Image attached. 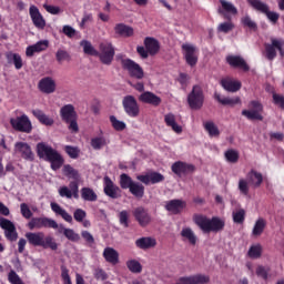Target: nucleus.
I'll return each mask as SVG.
<instances>
[{"instance_id": "f257e3e1", "label": "nucleus", "mask_w": 284, "mask_h": 284, "mask_svg": "<svg viewBox=\"0 0 284 284\" xmlns=\"http://www.w3.org/2000/svg\"><path fill=\"white\" fill-rule=\"evenodd\" d=\"M26 239L21 237L18 242V252L23 254L26 252V245H31V247H41L42 250H51V252H57L59 250V243L52 237V235H45L43 232H27L24 234Z\"/></svg>"}, {"instance_id": "6ab92c4d", "label": "nucleus", "mask_w": 284, "mask_h": 284, "mask_svg": "<svg viewBox=\"0 0 284 284\" xmlns=\"http://www.w3.org/2000/svg\"><path fill=\"white\" fill-rule=\"evenodd\" d=\"M0 227L4 230V236L7 241H10L11 243H14L17 239H19V233L17 232V226H14V223L12 221L0 217Z\"/></svg>"}, {"instance_id": "09e8293b", "label": "nucleus", "mask_w": 284, "mask_h": 284, "mask_svg": "<svg viewBox=\"0 0 284 284\" xmlns=\"http://www.w3.org/2000/svg\"><path fill=\"white\" fill-rule=\"evenodd\" d=\"M181 237L187 239V241L191 245H196V235L194 234V231H192V229H190V227L182 229Z\"/></svg>"}, {"instance_id": "a19ab883", "label": "nucleus", "mask_w": 284, "mask_h": 284, "mask_svg": "<svg viewBox=\"0 0 284 284\" xmlns=\"http://www.w3.org/2000/svg\"><path fill=\"white\" fill-rule=\"evenodd\" d=\"M222 8L219 9V14H239V10L232 2H227L226 0H220Z\"/></svg>"}, {"instance_id": "c756f323", "label": "nucleus", "mask_w": 284, "mask_h": 284, "mask_svg": "<svg viewBox=\"0 0 284 284\" xmlns=\"http://www.w3.org/2000/svg\"><path fill=\"white\" fill-rule=\"evenodd\" d=\"M114 32L115 34H118V37H123L124 39H130V37H134V28L125 23L115 24Z\"/></svg>"}, {"instance_id": "e433bc0d", "label": "nucleus", "mask_w": 284, "mask_h": 284, "mask_svg": "<svg viewBox=\"0 0 284 284\" xmlns=\"http://www.w3.org/2000/svg\"><path fill=\"white\" fill-rule=\"evenodd\" d=\"M221 85L226 90V92H239L242 88L241 81H234L231 79H222Z\"/></svg>"}, {"instance_id": "ea45409f", "label": "nucleus", "mask_w": 284, "mask_h": 284, "mask_svg": "<svg viewBox=\"0 0 284 284\" xmlns=\"http://www.w3.org/2000/svg\"><path fill=\"white\" fill-rule=\"evenodd\" d=\"M59 233L64 234L65 239H68V241H71L72 243H79V241H81V235H79L72 229H65L63 226H60Z\"/></svg>"}, {"instance_id": "79ce46f5", "label": "nucleus", "mask_w": 284, "mask_h": 284, "mask_svg": "<svg viewBox=\"0 0 284 284\" xmlns=\"http://www.w3.org/2000/svg\"><path fill=\"white\" fill-rule=\"evenodd\" d=\"M214 99L221 105H237V103H241V98H225L221 97L220 93H214Z\"/></svg>"}, {"instance_id": "39448f33", "label": "nucleus", "mask_w": 284, "mask_h": 284, "mask_svg": "<svg viewBox=\"0 0 284 284\" xmlns=\"http://www.w3.org/2000/svg\"><path fill=\"white\" fill-rule=\"evenodd\" d=\"M60 116L63 123L68 125V130L72 132V134H77L79 132V115L74 110V105L65 104L60 109Z\"/></svg>"}, {"instance_id": "1a4fd4ad", "label": "nucleus", "mask_w": 284, "mask_h": 284, "mask_svg": "<svg viewBox=\"0 0 284 284\" xmlns=\"http://www.w3.org/2000/svg\"><path fill=\"white\" fill-rule=\"evenodd\" d=\"M99 50L97 57L101 61L103 65H112V61H114V54L116 51L114 49V44L112 42H101L99 44Z\"/></svg>"}, {"instance_id": "c03bdc74", "label": "nucleus", "mask_w": 284, "mask_h": 284, "mask_svg": "<svg viewBox=\"0 0 284 284\" xmlns=\"http://www.w3.org/2000/svg\"><path fill=\"white\" fill-rule=\"evenodd\" d=\"M81 199H83V201H89L91 203H94V201H98L99 195H97L94 190L88 186H84L81 189Z\"/></svg>"}, {"instance_id": "864d4df0", "label": "nucleus", "mask_w": 284, "mask_h": 284, "mask_svg": "<svg viewBox=\"0 0 284 284\" xmlns=\"http://www.w3.org/2000/svg\"><path fill=\"white\" fill-rule=\"evenodd\" d=\"M262 254L263 247L261 246V244L252 245L247 252L250 258H261Z\"/></svg>"}, {"instance_id": "4c0bfd02", "label": "nucleus", "mask_w": 284, "mask_h": 284, "mask_svg": "<svg viewBox=\"0 0 284 284\" xmlns=\"http://www.w3.org/2000/svg\"><path fill=\"white\" fill-rule=\"evenodd\" d=\"M265 227H267V221L263 217L257 219L252 230V236H261L265 232Z\"/></svg>"}, {"instance_id": "13d9d810", "label": "nucleus", "mask_w": 284, "mask_h": 284, "mask_svg": "<svg viewBox=\"0 0 284 284\" xmlns=\"http://www.w3.org/2000/svg\"><path fill=\"white\" fill-rule=\"evenodd\" d=\"M93 276L95 281H108V278H110L108 273L101 267H97L93 270Z\"/></svg>"}, {"instance_id": "a878e982", "label": "nucleus", "mask_w": 284, "mask_h": 284, "mask_svg": "<svg viewBox=\"0 0 284 284\" xmlns=\"http://www.w3.org/2000/svg\"><path fill=\"white\" fill-rule=\"evenodd\" d=\"M165 211L171 212V214H181L185 207H187V203L183 200H171L165 202Z\"/></svg>"}, {"instance_id": "2eb2a0df", "label": "nucleus", "mask_w": 284, "mask_h": 284, "mask_svg": "<svg viewBox=\"0 0 284 284\" xmlns=\"http://www.w3.org/2000/svg\"><path fill=\"white\" fill-rule=\"evenodd\" d=\"M29 230H43V227H50L52 230H58L59 224L57 221L50 217H32L28 223Z\"/></svg>"}, {"instance_id": "9b49d317", "label": "nucleus", "mask_w": 284, "mask_h": 284, "mask_svg": "<svg viewBox=\"0 0 284 284\" xmlns=\"http://www.w3.org/2000/svg\"><path fill=\"white\" fill-rule=\"evenodd\" d=\"M247 3L251 8H254L257 12H262L265 14L271 23H278V19H281V14L274 11H270V6L261 0H247Z\"/></svg>"}, {"instance_id": "f3484780", "label": "nucleus", "mask_w": 284, "mask_h": 284, "mask_svg": "<svg viewBox=\"0 0 284 284\" xmlns=\"http://www.w3.org/2000/svg\"><path fill=\"white\" fill-rule=\"evenodd\" d=\"M183 58L190 68H194L199 63V54L196 53V47L190 43L182 44Z\"/></svg>"}, {"instance_id": "a211bd4d", "label": "nucleus", "mask_w": 284, "mask_h": 284, "mask_svg": "<svg viewBox=\"0 0 284 284\" xmlns=\"http://www.w3.org/2000/svg\"><path fill=\"white\" fill-rule=\"evenodd\" d=\"M171 170L176 176H187V174H194L196 166L183 161H176L172 164Z\"/></svg>"}, {"instance_id": "7c9ffc66", "label": "nucleus", "mask_w": 284, "mask_h": 284, "mask_svg": "<svg viewBox=\"0 0 284 284\" xmlns=\"http://www.w3.org/2000/svg\"><path fill=\"white\" fill-rule=\"evenodd\" d=\"M103 258L111 265H119V251L108 246L102 253Z\"/></svg>"}, {"instance_id": "603ef678", "label": "nucleus", "mask_w": 284, "mask_h": 284, "mask_svg": "<svg viewBox=\"0 0 284 284\" xmlns=\"http://www.w3.org/2000/svg\"><path fill=\"white\" fill-rule=\"evenodd\" d=\"M105 145H108V141L103 136L91 139V148H93V150H102Z\"/></svg>"}, {"instance_id": "20e7f679", "label": "nucleus", "mask_w": 284, "mask_h": 284, "mask_svg": "<svg viewBox=\"0 0 284 284\" xmlns=\"http://www.w3.org/2000/svg\"><path fill=\"white\" fill-rule=\"evenodd\" d=\"M119 183L121 190H129L130 194L135 199H143L145 196V185L132 180V176L129 174L122 173Z\"/></svg>"}, {"instance_id": "8fccbe9b", "label": "nucleus", "mask_w": 284, "mask_h": 284, "mask_svg": "<svg viewBox=\"0 0 284 284\" xmlns=\"http://www.w3.org/2000/svg\"><path fill=\"white\" fill-rule=\"evenodd\" d=\"M109 119H110V123H111L113 130H115V132H123V130H125V128H128V124H125V122L120 121L114 115H111Z\"/></svg>"}, {"instance_id": "5701e85b", "label": "nucleus", "mask_w": 284, "mask_h": 284, "mask_svg": "<svg viewBox=\"0 0 284 284\" xmlns=\"http://www.w3.org/2000/svg\"><path fill=\"white\" fill-rule=\"evenodd\" d=\"M29 16L31 18L33 26L38 30H45V18H43V14H41V11H39V8L37 6H30Z\"/></svg>"}, {"instance_id": "ddd939ff", "label": "nucleus", "mask_w": 284, "mask_h": 284, "mask_svg": "<svg viewBox=\"0 0 284 284\" xmlns=\"http://www.w3.org/2000/svg\"><path fill=\"white\" fill-rule=\"evenodd\" d=\"M251 110H243L242 116H245L248 121H263V103L258 100H252L248 103Z\"/></svg>"}, {"instance_id": "cd10ccee", "label": "nucleus", "mask_w": 284, "mask_h": 284, "mask_svg": "<svg viewBox=\"0 0 284 284\" xmlns=\"http://www.w3.org/2000/svg\"><path fill=\"white\" fill-rule=\"evenodd\" d=\"M139 101L141 103H146L148 105H153V108H159V105L162 103L161 97L154 94L151 91L142 92L139 95Z\"/></svg>"}, {"instance_id": "7ed1b4c3", "label": "nucleus", "mask_w": 284, "mask_h": 284, "mask_svg": "<svg viewBox=\"0 0 284 284\" xmlns=\"http://www.w3.org/2000/svg\"><path fill=\"white\" fill-rule=\"evenodd\" d=\"M193 221L197 227L204 233L210 234L217 232H223L225 230V221L221 220L219 216L207 217V215L196 214L193 216Z\"/></svg>"}, {"instance_id": "58836bf2", "label": "nucleus", "mask_w": 284, "mask_h": 284, "mask_svg": "<svg viewBox=\"0 0 284 284\" xmlns=\"http://www.w3.org/2000/svg\"><path fill=\"white\" fill-rule=\"evenodd\" d=\"M32 114L40 121V123H42V125H54V119L48 116L43 111L36 109L32 111Z\"/></svg>"}, {"instance_id": "6e6d98bb", "label": "nucleus", "mask_w": 284, "mask_h": 284, "mask_svg": "<svg viewBox=\"0 0 284 284\" xmlns=\"http://www.w3.org/2000/svg\"><path fill=\"white\" fill-rule=\"evenodd\" d=\"M224 156L229 163H239V152L234 149L227 150Z\"/></svg>"}, {"instance_id": "de8ad7c7", "label": "nucleus", "mask_w": 284, "mask_h": 284, "mask_svg": "<svg viewBox=\"0 0 284 284\" xmlns=\"http://www.w3.org/2000/svg\"><path fill=\"white\" fill-rule=\"evenodd\" d=\"M126 267L132 274H141V272H143V265L136 260H129L126 262Z\"/></svg>"}, {"instance_id": "412c9836", "label": "nucleus", "mask_w": 284, "mask_h": 284, "mask_svg": "<svg viewBox=\"0 0 284 284\" xmlns=\"http://www.w3.org/2000/svg\"><path fill=\"white\" fill-rule=\"evenodd\" d=\"M61 199H75L79 200V182L71 181L69 186H60L58 190Z\"/></svg>"}, {"instance_id": "aec40b11", "label": "nucleus", "mask_w": 284, "mask_h": 284, "mask_svg": "<svg viewBox=\"0 0 284 284\" xmlns=\"http://www.w3.org/2000/svg\"><path fill=\"white\" fill-rule=\"evenodd\" d=\"M103 192L105 196H109V199H121V187L114 184L112 179L108 175L103 178Z\"/></svg>"}, {"instance_id": "72a5a7b5", "label": "nucleus", "mask_w": 284, "mask_h": 284, "mask_svg": "<svg viewBox=\"0 0 284 284\" xmlns=\"http://www.w3.org/2000/svg\"><path fill=\"white\" fill-rule=\"evenodd\" d=\"M164 123L168 125V128H171L176 134H181V132H183V126L176 123V115H174V113L165 114Z\"/></svg>"}, {"instance_id": "774afa93", "label": "nucleus", "mask_w": 284, "mask_h": 284, "mask_svg": "<svg viewBox=\"0 0 284 284\" xmlns=\"http://www.w3.org/2000/svg\"><path fill=\"white\" fill-rule=\"evenodd\" d=\"M81 236L90 246L94 245V236L89 231H82Z\"/></svg>"}, {"instance_id": "4be33fe9", "label": "nucleus", "mask_w": 284, "mask_h": 284, "mask_svg": "<svg viewBox=\"0 0 284 284\" xmlns=\"http://www.w3.org/2000/svg\"><path fill=\"white\" fill-rule=\"evenodd\" d=\"M136 180L144 185H156V183H163V181H165V176L156 171H153L144 175H138Z\"/></svg>"}, {"instance_id": "e2e57ef3", "label": "nucleus", "mask_w": 284, "mask_h": 284, "mask_svg": "<svg viewBox=\"0 0 284 284\" xmlns=\"http://www.w3.org/2000/svg\"><path fill=\"white\" fill-rule=\"evenodd\" d=\"M234 223L242 224L245 223V210L240 209L237 212L233 213Z\"/></svg>"}, {"instance_id": "37998d69", "label": "nucleus", "mask_w": 284, "mask_h": 284, "mask_svg": "<svg viewBox=\"0 0 284 284\" xmlns=\"http://www.w3.org/2000/svg\"><path fill=\"white\" fill-rule=\"evenodd\" d=\"M62 172L67 179H72L73 181H77L79 183V179H81V175L79 174V171L72 168L70 164H65L62 169Z\"/></svg>"}, {"instance_id": "052dcab7", "label": "nucleus", "mask_w": 284, "mask_h": 284, "mask_svg": "<svg viewBox=\"0 0 284 284\" xmlns=\"http://www.w3.org/2000/svg\"><path fill=\"white\" fill-rule=\"evenodd\" d=\"M119 221L120 225H123V227H130V213H128V211H121L119 213Z\"/></svg>"}, {"instance_id": "473e14b6", "label": "nucleus", "mask_w": 284, "mask_h": 284, "mask_svg": "<svg viewBox=\"0 0 284 284\" xmlns=\"http://www.w3.org/2000/svg\"><path fill=\"white\" fill-rule=\"evenodd\" d=\"M7 63L9 65L14 64L16 70H21L23 68V59L19 53H14L12 51H9L6 53Z\"/></svg>"}, {"instance_id": "0eeeda50", "label": "nucleus", "mask_w": 284, "mask_h": 284, "mask_svg": "<svg viewBox=\"0 0 284 284\" xmlns=\"http://www.w3.org/2000/svg\"><path fill=\"white\" fill-rule=\"evenodd\" d=\"M116 61H120L122 69L129 72V75L132 79L141 80L143 79V77H145V72L143 71V68L141 67V64L134 62V60L130 58H125V55L123 54H118Z\"/></svg>"}, {"instance_id": "6e6552de", "label": "nucleus", "mask_w": 284, "mask_h": 284, "mask_svg": "<svg viewBox=\"0 0 284 284\" xmlns=\"http://www.w3.org/2000/svg\"><path fill=\"white\" fill-rule=\"evenodd\" d=\"M276 50L278 51L282 59L284 58V40L271 38V43L264 44V57L267 61H274L276 59Z\"/></svg>"}, {"instance_id": "a18cd8bd", "label": "nucleus", "mask_w": 284, "mask_h": 284, "mask_svg": "<svg viewBox=\"0 0 284 284\" xmlns=\"http://www.w3.org/2000/svg\"><path fill=\"white\" fill-rule=\"evenodd\" d=\"M204 130L209 133V136H220L221 131H219V126L212 121H206L203 123Z\"/></svg>"}, {"instance_id": "4468645a", "label": "nucleus", "mask_w": 284, "mask_h": 284, "mask_svg": "<svg viewBox=\"0 0 284 284\" xmlns=\"http://www.w3.org/2000/svg\"><path fill=\"white\" fill-rule=\"evenodd\" d=\"M122 108L126 115L131 119H136L139 114H141V106H139V102L134 95H126L122 100Z\"/></svg>"}, {"instance_id": "9d476101", "label": "nucleus", "mask_w": 284, "mask_h": 284, "mask_svg": "<svg viewBox=\"0 0 284 284\" xmlns=\"http://www.w3.org/2000/svg\"><path fill=\"white\" fill-rule=\"evenodd\" d=\"M187 103L191 110H201L203 103H205V94L203 93V88L195 84L192 88V91L187 95Z\"/></svg>"}, {"instance_id": "bf43d9fd", "label": "nucleus", "mask_w": 284, "mask_h": 284, "mask_svg": "<svg viewBox=\"0 0 284 284\" xmlns=\"http://www.w3.org/2000/svg\"><path fill=\"white\" fill-rule=\"evenodd\" d=\"M234 30V23L231 21L220 23L217 27V32H223L224 34H227L229 32H232Z\"/></svg>"}, {"instance_id": "49530a36", "label": "nucleus", "mask_w": 284, "mask_h": 284, "mask_svg": "<svg viewBox=\"0 0 284 284\" xmlns=\"http://www.w3.org/2000/svg\"><path fill=\"white\" fill-rule=\"evenodd\" d=\"M80 45L83 48L84 54H89V57H97V54H99V51L94 49L92 42L88 40H82Z\"/></svg>"}, {"instance_id": "2f4dec72", "label": "nucleus", "mask_w": 284, "mask_h": 284, "mask_svg": "<svg viewBox=\"0 0 284 284\" xmlns=\"http://www.w3.org/2000/svg\"><path fill=\"white\" fill-rule=\"evenodd\" d=\"M144 45L151 57L159 54V51L161 50V44L159 43V40L154 38H145Z\"/></svg>"}, {"instance_id": "338daca9", "label": "nucleus", "mask_w": 284, "mask_h": 284, "mask_svg": "<svg viewBox=\"0 0 284 284\" xmlns=\"http://www.w3.org/2000/svg\"><path fill=\"white\" fill-rule=\"evenodd\" d=\"M273 103L277 105L281 110H284V95L274 93L273 94Z\"/></svg>"}, {"instance_id": "0e129e2a", "label": "nucleus", "mask_w": 284, "mask_h": 284, "mask_svg": "<svg viewBox=\"0 0 284 284\" xmlns=\"http://www.w3.org/2000/svg\"><path fill=\"white\" fill-rule=\"evenodd\" d=\"M20 212L23 219H32V211L30 210V206H28L27 203L20 204Z\"/></svg>"}, {"instance_id": "5fc2aeb1", "label": "nucleus", "mask_w": 284, "mask_h": 284, "mask_svg": "<svg viewBox=\"0 0 284 284\" xmlns=\"http://www.w3.org/2000/svg\"><path fill=\"white\" fill-rule=\"evenodd\" d=\"M64 152L70 156V159H79V154H81V150L79 146L65 145Z\"/></svg>"}, {"instance_id": "dca6fc26", "label": "nucleus", "mask_w": 284, "mask_h": 284, "mask_svg": "<svg viewBox=\"0 0 284 284\" xmlns=\"http://www.w3.org/2000/svg\"><path fill=\"white\" fill-rule=\"evenodd\" d=\"M132 215L134 216L135 221L139 223L140 227H148L152 223V215L150 211L144 206H138L132 211Z\"/></svg>"}, {"instance_id": "69168bd1", "label": "nucleus", "mask_w": 284, "mask_h": 284, "mask_svg": "<svg viewBox=\"0 0 284 284\" xmlns=\"http://www.w3.org/2000/svg\"><path fill=\"white\" fill-rule=\"evenodd\" d=\"M256 275L263 281H267L270 275V270L265 268V266H257L256 267Z\"/></svg>"}, {"instance_id": "393cba45", "label": "nucleus", "mask_w": 284, "mask_h": 284, "mask_svg": "<svg viewBox=\"0 0 284 284\" xmlns=\"http://www.w3.org/2000/svg\"><path fill=\"white\" fill-rule=\"evenodd\" d=\"M226 63H229L231 68L242 70L243 72H250V64H247L245 59L241 55H227Z\"/></svg>"}, {"instance_id": "680f3d73", "label": "nucleus", "mask_w": 284, "mask_h": 284, "mask_svg": "<svg viewBox=\"0 0 284 284\" xmlns=\"http://www.w3.org/2000/svg\"><path fill=\"white\" fill-rule=\"evenodd\" d=\"M61 278L64 284H72V280L70 278V270H68L67 265H61Z\"/></svg>"}, {"instance_id": "f8f14e48", "label": "nucleus", "mask_w": 284, "mask_h": 284, "mask_svg": "<svg viewBox=\"0 0 284 284\" xmlns=\"http://www.w3.org/2000/svg\"><path fill=\"white\" fill-rule=\"evenodd\" d=\"M9 123L11 128L16 130V132H23L24 134L32 133V121H30V118L26 114L11 118Z\"/></svg>"}, {"instance_id": "3c124183", "label": "nucleus", "mask_w": 284, "mask_h": 284, "mask_svg": "<svg viewBox=\"0 0 284 284\" xmlns=\"http://www.w3.org/2000/svg\"><path fill=\"white\" fill-rule=\"evenodd\" d=\"M241 23L244 28H248V30H253V32H256L258 30V24L252 20L250 16H245L241 19Z\"/></svg>"}, {"instance_id": "c85d7f7f", "label": "nucleus", "mask_w": 284, "mask_h": 284, "mask_svg": "<svg viewBox=\"0 0 284 284\" xmlns=\"http://www.w3.org/2000/svg\"><path fill=\"white\" fill-rule=\"evenodd\" d=\"M210 283V276L203 274H196L191 276H184L179 278L176 284H207Z\"/></svg>"}, {"instance_id": "f03ea898", "label": "nucleus", "mask_w": 284, "mask_h": 284, "mask_svg": "<svg viewBox=\"0 0 284 284\" xmlns=\"http://www.w3.org/2000/svg\"><path fill=\"white\" fill-rule=\"evenodd\" d=\"M36 150L39 159H43V161H48V163H51V170H53L54 172L63 168V163H65V160H63V156L60 155L59 152L52 146L48 145L44 142H39Z\"/></svg>"}, {"instance_id": "4d7b16f0", "label": "nucleus", "mask_w": 284, "mask_h": 284, "mask_svg": "<svg viewBox=\"0 0 284 284\" xmlns=\"http://www.w3.org/2000/svg\"><path fill=\"white\" fill-rule=\"evenodd\" d=\"M72 57H70V53L63 49H59L55 52V60L58 63H62L63 61H70Z\"/></svg>"}, {"instance_id": "f704fd0d", "label": "nucleus", "mask_w": 284, "mask_h": 284, "mask_svg": "<svg viewBox=\"0 0 284 284\" xmlns=\"http://www.w3.org/2000/svg\"><path fill=\"white\" fill-rule=\"evenodd\" d=\"M51 210L57 214L58 216H61L63 221L67 223H72V215L65 211V209L61 207L57 202L51 203Z\"/></svg>"}, {"instance_id": "423d86ee", "label": "nucleus", "mask_w": 284, "mask_h": 284, "mask_svg": "<svg viewBox=\"0 0 284 284\" xmlns=\"http://www.w3.org/2000/svg\"><path fill=\"white\" fill-rule=\"evenodd\" d=\"M246 179H240L239 181V190L241 194L247 196L250 194V185L253 187H261L263 185V174L257 172L256 170H251ZM248 181V182H247Z\"/></svg>"}, {"instance_id": "b1692460", "label": "nucleus", "mask_w": 284, "mask_h": 284, "mask_svg": "<svg viewBox=\"0 0 284 284\" xmlns=\"http://www.w3.org/2000/svg\"><path fill=\"white\" fill-rule=\"evenodd\" d=\"M38 89L42 94H54L57 92V81L52 77H44L39 81Z\"/></svg>"}, {"instance_id": "c9c22d12", "label": "nucleus", "mask_w": 284, "mask_h": 284, "mask_svg": "<svg viewBox=\"0 0 284 284\" xmlns=\"http://www.w3.org/2000/svg\"><path fill=\"white\" fill-rule=\"evenodd\" d=\"M135 246L139 250H150L156 247V240L153 237H140L135 241Z\"/></svg>"}, {"instance_id": "bb28decb", "label": "nucleus", "mask_w": 284, "mask_h": 284, "mask_svg": "<svg viewBox=\"0 0 284 284\" xmlns=\"http://www.w3.org/2000/svg\"><path fill=\"white\" fill-rule=\"evenodd\" d=\"M14 148L16 152H19L24 161H34V152H32V148L30 146V144L26 142H17Z\"/></svg>"}]
</instances>
